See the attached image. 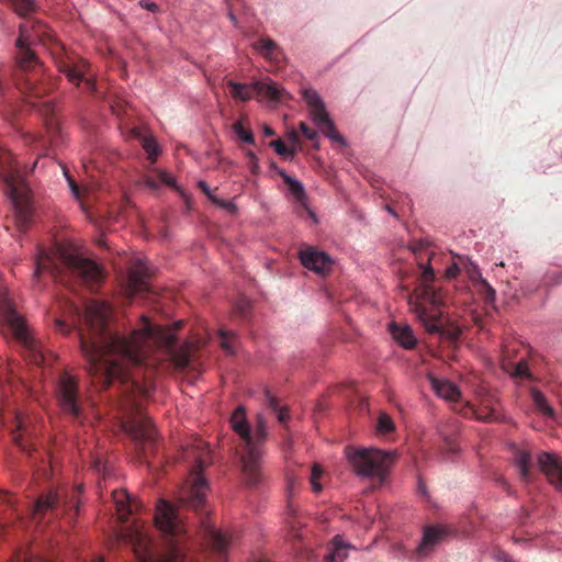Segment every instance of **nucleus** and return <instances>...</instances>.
I'll list each match as a JSON object with an SVG mask.
<instances>
[{
	"mask_svg": "<svg viewBox=\"0 0 562 562\" xmlns=\"http://www.w3.org/2000/svg\"><path fill=\"white\" fill-rule=\"evenodd\" d=\"M409 248L415 256L418 267L422 269L420 284L415 289L411 300L415 297V311L425 323L427 330L439 333L442 326L440 321L442 312L440 307L443 301L441 292L431 285L435 281V271L430 262L435 257V251L426 240H414Z\"/></svg>",
	"mask_w": 562,
	"mask_h": 562,
	"instance_id": "39448f33",
	"label": "nucleus"
},
{
	"mask_svg": "<svg viewBox=\"0 0 562 562\" xmlns=\"http://www.w3.org/2000/svg\"><path fill=\"white\" fill-rule=\"evenodd\" d=\"M231 95L238 101L246 102L252 98V93L260 99H266L271 102H279L284 100L288 95L286 91L281 89L276 82L271 80L257 81L252 85H245L227 80Z\"/></svg>",
	"mask_w": 562,
	"mask_h": 562,
	"instance_id": "ddd939ff",
	"label": "nucleus"
},
{
	"mask_svg": "<svg viewBox=\"0 0 562 562\" xmlns=\"http://www.w3.org/2000/svg\"><path fill=\"white\" fill-rule=\"evenodd\" d=\"M231 425L241 439V470L245 481L250 486L261 482L260 471L261 449L260 443L267 436V423L262 414L257 415L256 438L251 435L246 419L244 407H238L231 417Z\"/></svg>",
	"mask_w": 562,
	"mask_h": 562,
	"instance_id": "6e6552de",
	"label": "nucleus"
},
{
	"mask_svg": "<svg viewBox=\"0 0 562 562\" xmlns=\"http://www.w3.org/2000/svg\"><path fill=\"white\" fill-rule=\"evenodd\" d=\"M13 562H47L41 558L33 555L29 551L19 552Z\"/></svg>",
	"mask_w": 562,
	"mask_h": 562,
	"instance_id": "79ce46f5",
	"label": "nucleus"
},
{
	"mask_svg": "<svg viewBox=\"0 0 562 562\" xmlns=\"http://www.w3.org/2000/svg\"><path fill=\"white\" fill-rule=\"evenodd\" d=\"M497 482L499 483V485H501L504 490H506L508 493H510V491H509V484H508V482H507L503 476H499V477L497 479Z\"/></svg>",
	"mask_w": 562,
	"mask_h": 562,
	"instance_id": "6e6d98bb",
	"label": "nucleus"
},
{
	"mask_svg": "<svg viewBox=\"0 0 562 562\" xmlns=\"http://www.w3.org/2000/svg\"><path fill=\"white\" fill-rule=\"evenodd\" d=\"M139 4L150 12H156L158 10V5L155 2L140 1Z\"/></svg>",
	"mask_w": 562,
	"mask_h": 562,
	"instance_id": "864d4df0",
	"label": "nucleus"
},
{
	"mask_svg": "<svg viewBox=\"0 0 562 562\" xmlns=\"http://www.w3.org/2000/svg\"><path fill=\"white\" fill-rule=\"evenodd\" d=\"M300 260L305 268L317 273H326L331 266L329 256L314 248L301 250Z\"/></svg>",
	"mask_w": 562,
	"mask_h": 562,
	"instance_id": "aec40b11",
	"label": "nucleus"
},
{
	"mask_svg": "<svg viewBox=\"0 0 562 562\" xmlns=\"http://www.w3.org/2000/svg\"><path fill=\"white\" fill-rule=\"evenodd\" d=\"M233 132L244 143L255 145V137L251 130L246 128L241 121H237L232 125Z\"/></svg>",
	"mask_w": 562,
	"mask_h": 562,
	"instance_id": "473e14b6",
	"label": "nucleus"
},
{
	"mask_svg": "<svg viewBox=\"0 0 562 562\" xmlns=\"http://www.w3.org/2000/svg\"><path fill=\"white\" fill-rule=\"evenodd\" d=\"M2 529H3V525L0 522V530H2Z\"/></svg>",
	"mask_w": 562,
	"mask_h": 562,
	"instance_id": "338daca9",
	"label": "nucleus"
},
{
	"mask_svg": "<svg viewBox=\"0 0 562 562\" xmlns=\"http://www.w3.org/2000/svg\"><path fill=\"white\" fill-rule=\"evenodd\" d=\"M346 457L357 475L384 481L396 459V453L375 448L348 447Z\"/></svg>",
	"mask_w": 562,
	"mask_h": 562,
	"instance_id": "9d476101",
	"label": "nucleus"
},
{
	"mask_svg": "<svg viewBox=\"0 0 562 562\" xmlns=\"http://www.w3.org/2000/svg\"><path fill=\"white\" fill-rule=\"evenodd\" d=\"M262 131H263L265 136H267V137L273 136L276 134L273 128L270 127L269 125H263Z\"/></svg>",
	"mask_w": 562,
	"mask_h": 562,
	"instance_id": "4d7b16f0",
	"label": "nucleus"
},
{
	"mask_svg": "<svg viewBox=\"0 0 562 562\" xmlns=\"http://www.w3.org/2000/svg\"><path fill=\"white\" fill-rule=\"evenodd\" d=\"M12 439L22 450L30 451L31 445L24 438L23 424L20 419L18 420L16 429L12 431Z\"/></svg>",
	"mask_w": 562,
	"mask_h": 562,
	"instance_id": "e433bc0d",
	"label": "nucleus"
},
{
	"mask_svg": "<svg viewBox=\"0 0 562 562\" xmlns=\"http://www.w3.org/2000/svg\"><path fill=\"white\" fill-rule=\"evenodd\" d=\"M248 166H249V170L251 173L256 175L259 172L258 158L254 159V160H249Z\"/></svg>",
	"mask_w": 562,
	"mask_h": 562,
	"instance_id": "5fc2aeb1",
	"label": "nucleus"
},
{
	"mask_svg": "<svg viewBox=\"0 0 562 562\" xmlns=\"http://www.w3.org/2000/svg\"><path fill=\"white\" fill-rule=\"evenodd\" d=\"M513 458L516 467L519 470L521 481L525 483H531L533 481L535 473L532 471L530 452L526 449L514 446Z\"/></svg>",
	"mask_w": 562,
	"mask_h": 562,
	"instance_id": "4be33fe9",
	"label": "nucleus"
},
{
	"mask_svg": "<svg viewBox=\"0 0 562 562\" xmlns=\"http://www.w3.org/2000/svg\"><path fill=\"white\" fill-rule=\"evenodd\" d=\"M48 271L59 282L68 283L74 278L89 286H93L104 278L101 267L87 258L61 249L47 252L41 249L35 260V276Z\"/></svg>",
	"mask_w": 562,
	"mask_h": 562,
	"instance_id": "423d86ee",
	"label": "nucleus"
},
{
	"mask_svg": "<svg viewBox=\"0 0 562 562\" xmlns=\"http://www.w3.org/2000/svg\"><path fill=\"white\" fill-rule=\"evenodd\" d=\"M112 499L121 522L127 521L128 517L138 513L142 507V503L132 498L125 490H114Z\"/></svg>",
	"mask_w": 562,
	"mask_h": 562,
	"instance_id": "6ab92c4d",
	"label": "nucleus"
},
{
	"mask_svg": "<svg viewBox=\"0 0 562 562\" xmlns=\"http://www.w3.org/2000/svg\"><path fill=\"white\" fill-rule=\"evenodd\" d=\"M477 419L483 422H493L498 419V415L494 408H484L476 414Z\"/></svg>",
	"mask_w": 562,
	"mask_h": 562,
	"instance_id": "a19ab883",
	"label": "nucleus"
},
{
	"mask_svg": "<svg viewBox=\"0 0 562 562\" xmlns=\"http://www.w3.org/2000/svg\"><path fill=\"white\" fill-rule=\"evenodd\" d=\"M41 113L46 117V124L49 130H57V123L55 122L53 115L55 111V105L52 102H43L40 105Z\"/></svg>",
	"mask_w": 562,
	"mask_h": 562,
	"instance_id": "f704fd0d",
	"label": "nucleus"
},
{
	"mask_svg": "<svg viewBox=\"0 0 562 562\" xmlns=\"http://www.w3.org/2000/svg\"><path fill=\"white\" fill-rule=\"evenodd\" d=\"M27 140L33 144L36 142H42V137L41 136H29Z\"/></svg>",
	"mask_w": 562,
	"mask_h": 562,
	"instance_id": "bf43d9fd",
	"label": "nucleus"
},
{
	"mask_svg": "<svg viewBox=\"0 0 562 562\" xmlns=\"http://www.w3.org/2000/svg\"><path fill=\"white\" fill-rule=\"evenodd\" d=\"M255 47L269 59H277L280 53L278 44L271 38H260Z\"/></svg>",
	"mask_w": 562,
	"mask_h": 562,
	"instance_id": "c85d7f7f",
	"label": "nucleus"
},
{
	"mask_svg": "<svg viewBox=\"0 0 562 562\" xmlns=\"http://www.w3.org/2000/svg\"><path fill=\"white\" fill-rule=\"evenodd\" d=\"M4 321L12 330L14 337L22 344L23 347L34 351L36 348L35 340L32 337L24 319L18 314V312L9 304L4 305Z\"/></svg>",
	"mask_w": 562,
	"mask_h": 562,
	"instance_id": "2eb2a0df",
	"label": "nucleus"
},
{
	"mask_svg": "<svg viewBox=\"0 0 562 562\" xmlns=\"http://www.w3.org/2000/svg\"><path fill=\"white\" fill-rule=\"evenodd\" d=\"M94 467H95L97 471H100V467H101L100 462H95Z\"/></svg>",
	"mask_w": 562,
	"mask_h": 562,
	"instance_id": "0e129e2a",
	"label": "nucleus"
},
{
	"mask_svg": "<svg viewBox=\"0 0 562 562\" xmlns=\"http://www.w3.org/2000/svg\"><path fill=\"white\" fill-rule=\"evenodd\" d=\"M56 396L60 411L72 420L82 423L83 413L79 396L78 381L67 371L61 372L59 375Z\"/></svg>",
	"mask_w": 562,
	"mask_h": 562,
	"instance_id": "f8f14e48",
	"label": "nucleus"
},
{
	"mask_svg": "<svg viewBox=\"0 0 562 562\" xmlns=\"http://www.w3.org/2000/svg\"><path fill=\"white\" fill-rule=\"evenodd\" d=\"M0 176L11 200L13 221L19 231H26L33 221L31 191L26 182V168L13 160L10 151L0 146Z\"/></svg>",
	"mask_w": 562,
	"mask_h": 562,
	"instance_id": "0eeeda50",
	"label": "nucleus"
},
{
	"mask_svg": "<svg viewBox=\"0 0 562 562\" xmlns=\"http://www.w3.org/2000/svg\"><path fill=\"white\" fill-rule=\"evenodd\" d=\"M270 146L274 148V150L283 157H292L295 154V150L286 147L281 139H276L270 143Z\"/></svg>",
	"mask_w": 562,
	"mask_h": 562,
	"instance_id": "58836bf2",
	"label": "nucleus"
},
{
	"mask_svg": "<svg viewBox=\"0 0 562 562\" xmlns=\"http://www.w3.org/2000/svg\"><path fill=\"white\" fill-rule=\"evenodd\" d=\"M206 539L212 552L218 558L220 562H225L231 544V537L213 527H207Z\"/></svg>",
	"mask_w": 562,
	"mask_h": 562,
	"instance_id": "412c9836",
	"label": "nucleus"
},
{
	"mask_svg": "<svg viewBox=\"0 0 562 562\" xmlns=\"http://www.w3.org/2000/svg\"><path fill=\"white\" fill-rule=\"evenodd\" d=\"M322 474V468L318 464H314L311 473V485L314 493H319L323 490V486L318 482Z\"/></svg>",
	"mask_w": 562,
	"mask_h": 562,
	"instance_id": "4c0bfd02",
	"label": "nucleus"
},
{
	"mask_svg": "<svg viewBox=\"0 0 562 562\" xmlns=\"http://www.w3.org/2000/svg\"><path fill=\"white\" fill-rule=\"evenodd\" d=\"M80 488H65L60 487L52 490L48 493L41 495L34 503L32 515L33 519H42L45 514L50 513L55 518L69 514L70 512H78L79 508V494Z\"/></svg>",
	"mask_w": 562,
	"mask_h": 562,
	"instance_id": "9b49d317",
	"label": "nucleus"
},
{
	"mask_svg": "<svg viewBox=\"0 0 562 562\" xmlns=\"http://www.w3.org/2000/svg\"><path fill=\"white\" fill-rule=\"evenodd\" d=\"M302 97L308 105L312 120L321 128L322 133L331 140L345 144L344 138L337 132L318 93L313 89H304L302 90Z\"/></svg>",
	"mask_w": 562,
	"mask_h": 562,
	"instance_id": "4468645a",
	"label": "nucleus"
},
{
	"mask_svg": "<svg viewBox=\"0 0 562 562\" xmlns=\"http://www.w3.org/2000/svg\"><path fill=\"white\" fill-rule=\"evenodd\" d=\"M280 177L283 179L284 183L288 186V189L292 196L302 205L306 203V193L304 187L300 181L289 176L285 171H279Z\"/></svg>",
	"mask_w": 562,
	"mask_h": 562,
	"instance_id": "bb28decb",
	"label": "nucleus"
},
{
	"mask_svg": "<svg viewBox=\"0 0 562 562\" xmlns=\"http://www.w3.org/2000/svg\"><path fill=\"white\" fill-rule=\"evenodd\" d=\"M0 498L3 503L12 505V497L9 494L4 493V494L0 495Z\"/></svg>",
	"mask_w": 562,
	"mask_h": 562,
	"instance_id": "13d9d810",
	"label": "nucleus"
},
{
	"mask_svg": "<svg viewBox=\"0 0 562 562\" xmlns=\"http://www.w3.org/2000/svg\"><path fill=\"white\" fill-rule=\"evenodd\" d=\"M482 283L486 286L488 293H491L492 295L495 294V291L493 290V288H491V285L485 280H482Z\"/></svg>",
	"mask_w": 562,
	"mask_h": 562,
	"instance_id": "052dcab7",
	"label": "nucleus"
},
{
	"mask_svg": "<svg viewBox=\"0 0 562 562\" xmlns=\"http://www.w3.org/2000/svg\"><path fill=\"white\" fill-rule=\"evenodd\" d=\"M296 484H297L296 479L294 476L288 477L286 491H288L289 497H291L294 494Z\"/></svg>",
	"mask_w": 562,
	"mask_h": 562,
	"instance_id": "09e8293b",
	"label": "nucleus"
},
{
	"mask_svg": "<svg viewBox=\"0 0 562 562\" xmlns=\"http://www.w3.org/2000/svg\"><path fill=\"white\" fill-rule=\"evenodd\" d=\"M390 334L392 338L404 349H412L417 342V338L412 327L404 323H391Z\"/></svg>",
	"mask_w": 562,
	"mask_h": 562,
	"instance_id": "5701e85b",
	"label": "nucleus"
},
{
	"mask_svg": "<svg viewBox=\"0 0 562 562\" xmlns=\"http://www.w3.org/2000/svg\"><path fill=\"white\" fill-rule=\"evenodd\" d=\"M88 371L98 376L104 387L119 381L123 386L130 416L123 423L124 430L132 437L140 458L147 461L157 442V432L151 419L142 412L140 398L149 396L154 386L149 381L142 383L139 373L145 353H87Z\"/></svg>",
	"mask_w": 562,
	"mask_h": 562,
	"instance_id": "f03ea898",
	"label": "nucleus"
},
{
	"mask_svg": "<svg viewBox=\"0 0 562 562\" xmlns=\"http://www.w3.org/2000/svg\"><path fill=\"white\" fill-rule=\"evenodd\" d=\"M65 176L67 177V180L69 182V187L71 188V191L76 196L79 195V188L76 184L75 180L68 175V171L65 170Z\"/></svg>",
	"mask_w": 562,
	"mask_h": 562,
	"instance_id": "603ef678",
	"label": "nucleus"
},
{
	"mask_svg": "<svg viewBox=\"0 0 562 562\" xmlns=\"http://www.w3.org/2000/svg\"><path fill=\"white\" fill-rule=\"evenodd\" d=\"M35 38L43 41L44 45L47 46L58 71L64 74L70 83L79 86L83 81L90 93L95 92V80L87 76L90 71V64L75 52L68 50L53 35H46L42 25L25 21L20 25V36L16 41V61L20 69L23 72H32V77L27 75L25 79H18V87L23 93L42 98L48 91L43 85H36L37 72L42 65L30 48Z\"/></svg>",
	"mask_w": 562,
	"mask_h": 562,
	"instance_id": "7ed1b4c3",
	"label": "nucleus"
},
{
	"mask_svg": "<svg viewBox=\"0 0 562 562\" xmlns=\"http://www.w3.org/2000/svg\"><path fill=\"white\" fill-rule=\"evenodd\" d=\"M154 521L162 540L158 551H154L153 540L145 526L136 519L120 529L119 541L133 548L138 562H190L186 546L187 529L172 504L159 499Z\"/></svg>",
	"mask_w": 562,
	"mask_h": 562,
	"instance_id": "20e7f679",
	"label": "nucleus"
},
{
	"mask_svg": "<svg viewBox=\"0 0 562 562\" xmlns=\"http://www.w3.org/2000/svg\"><path fill=\"white\" fill-rule=\"evenodd\" d=\"M449 535L445 526H426L423 539L414 551L418 558L427 557Z\"/></svg>",
	"mask_w": 562,
	"mask_h": 562,
	"instance_id": "a211bd4d",
	"label": "nucleus"
},
{
	"mask_svg": "<svg viewBox=\"0 0 562 562\" xmlns=\"http://www.w3.org/2000/svg\"><path fill=\"white\" fill-rule=\"evenodd\" d=\"M460 273V268L457 263H452L446 270V277L449 279L456 278Z\"/></svg>",
	"mask_w": 562,
	"mask_h": 562,
	"instance_id": "de8ad7c7",
	"label": "nucleus"
},
{
	"mask_svg": "<svg viewBox=\"0 0 562 562\" xmlns=\"http://www.w3.org/2000/svg\"><path fill=\"white\" fill-rule=\"evenodd\" d=\"M540 471L547 476L548 481L557 488L562 491V459L541 452L538 458Z\"/></svg>",
	"mask_w": 562,
	"mask_h": 562,
	"instance_id": "f3484780",
	"label": "nucleus"
},
{
	"mask_svg": "<svg viewBox=\"0 0 562 562\" xmlns=\"http://www.w3.org/2000/svg\"><path fill=\"white\" fill-rule=\"evenodd\" d=\"M34 356V361L38 362V359H44V353H32Z\"/></svg>",
	"mask_w": 562,
	"mask_h": 562,
	"instance_id": "e2e57ef3",
	"label": "nucleus"
},
{
	"mask_svg": "<svg viewBox=\"0 0 562 562\" xmlns=\"http://www.w3.org/2000/svg\"><path fill=\"white\" fill-rule=\"evenodd\" d=\"M237 308L239 311V313L243 315V316H246L247 313H248V310H249V302L245 299H243L238 305H237Z\"/></svg>",
	"mask_w": 562,
	"mask_h": 562,
	"instance_id": "8fccbe9b",
	"label": "nucleus"
},
{
	"mask_svg": "<svg viewBox=\"0 0 562 562\" xmlns=\"http://www.w3.org/2000/svg\"><path fill=\"white\" fill-rule=\"evenodd\" d=\"M217 340L220 346L226 351H231L237 347V337L231 330H220Z\"/></svg>",
	"mask_w": 562,
	"mask_h": 562,
	"instance_id": "2f4dec72",
	"label": "nucleus"
},
{
	"mask_svg": "<svg viewBox=\"0 0 562 562\" xmlns=\"http://www.w3.org/2000/svg\"><path fill=\"white\" fill-rule=\"evenodd\" d=\"M199 188L202 190V192L209 198V200L211 201V196H214V194L212 193L210 187L207 186V183L205 181H199L198 183Z\"/></svg>",
	"mask_w": 562,
	"mask_h": 562,
	"instance_id": "3c124183",
	"label": "nucleus"
},
{
	"mask_svg": "<svg viewBox=\"0 0 562 562\" xmlns=\"http://www.w3.org/2000/svg\"><path fill=\"white\" fill-rule=\"evenodd\" d=\"M265 400L268 408L277 414V418L280 423H285L289 419L288 408L280 407L278 398L272 395L269 390H265Z\"/></svg>",
	"mask_w": 562,
	"mask_h": 562,
	"instance_id": "cd10ccee",
	"label": "nucleus"
},
{
	"mask_svg": "<svg viewBox=\"0 0 562 562\" xmlns=\"http://www.w3.org/2000/svg\"><path fill=\"white\" fill-rule=\"evenodd\" d=\"M387 211L395 215V213L392 211V209L387 205Z\"/></svg>",
	"mask_w": 562,
	"mask_h": 562,
	"instance_id": "69168bd1",
	"label": "nucleus"
},
{
	"mask_svg": "<svg viewBox=\"0 0 562 562\" xmlns=\"http://www.w3.org/2000/svg\"><path fill=\"white\" fill-rule=\"evenodd\" d=\"M150 276L149 269L143 261H137L131 269L127 279V293L131 297L150 292L147 282Z\"/></svg>",
	"mask_w": 562,
	"mask_h": 562,
	"instance_id": "dca6fc26",
	"label": "nucleus"
},
{
	"mask_svg": "<svg viewBox=\"0 0 562 562\" xmlns=\"http://www.w3.org/2000/svg\"><path fill=\"white\" fill-rule=\"evenodd\" d=\"M145 183L148 188L154 189V190L157 189L160 183H164V184H167L170 187L175 186L173 179L165 171L158 172V180H156L151 177H146Z\"/></svg>",
	"mask_w": 562,
	"mask_h": 562,
	"instance_id": "72a5a7b5",
	"label": "nucleus"
},
{
	"mask_svg": "<svg viewBox=\"0 0 562 562\" xmlns=\"http://www.w3.org/2000/svg\"><path fill=\"white\" fill-rule=\"evenodd\" d=\"M514 375L519 378H528L530 375L528 364L524 361L518 362L515 367Z\"/></svg>",
	"mask_w": 562,
	"mask_h": 562,
	"instance_id": "a18cd8bd",
	"label": "nucleus"
},
{
	"mask_svg": "<svg viewBox=\"0 0 562 562\" xmlns=\"http://www.w3.org/2000/svg\"><path fill=\"white\" fill-rule=\"evenodd\" d=\"M211 201L212 203H214L215 205L222 207V209H225L227 210L228 212L231 213H235L237 207L236 205L231 202V201H225V200H222V199H218L217 196H211Z\"/></svg>",
	"mask_w": 562,
	"mask_h": 562,
	"instance_id": "37998d69",
	"label": "nucleus"
},
{
	"mask_svg": "<svg viewBox=\"0 0 562 562\" xmlns=\"http://www.w3.org/2000/svg\"><path fill=\"white\" fill-rule=\"evenodd\" d=\"M246 156L248 157L249 160L257 159V157L252 150H247Z\"/></svg>",
	"mask_w": 562,
	"mask_h": 562,
	"instance_id": "680f3d73",
	"label": "nucleus"
},
{
	"mask_svg": "<svg viewBox=\"0 0 562 562\" xmlns=\"http://www.w3.org/2000/svg\"><path fill=\"white\" fill-rule=\"evenodd\" d=\"M14 10L23 16L32 13L34 11V1L33 0H10Z\"/></svg>",
	"mask_w": 562,
	"mask_h": 562,
	"instance_id": "c9c22d12",
	"label": "nucleus"
},
{
	"mask_svg": "<svg viewBox=\"0 0 562 562\" xmlns=\"http://www.w3.org/2000/svg\"><path fill=\"white\" fill-rule=\"evenodd\" d=\"M350 544L345 542L340 536H336L327 544V552L323 562H344L348 557Z\"/></svg>",
	"mask_w": 562,
	"mask_h": 562,
	"instance_id": "393cba45",
	"label": "nucleus"
},
{
	"mask_svg": "<svg viewBox=\"0 0 562 562\" xmlns=\"http://www.w3.org/2000/svg\"><path fill=\"white\" fill-rule=\"evenodd\" d=\"M131 135L142 143L144 150L148 155V159L154 164L160 154L156 139L151 136L145 135L139 127H133L131 130Z\"/></svg>",
	"mask_w": 562,
	"mask_h": 562,
	"instance_id": "a878e982",
	"label": "nucleus"
},
{
	"mask_svg": "<svg viewBox=\"0 0 562 562\" xmlns=\"http://www.w3.org/2000/svg\"><path fill=\"white\" fill-rule=\"evenodd\" d=\"M183 458L188 462H193V465L190 470L189 480L181 490L179 502L198 513L205 505L207 482L203 476V470L211 463V450L202 439H194L184 449Z\"/></svg>",
	"mask_w": 562,
	"mask_h": 562,
	"instance_id": "1a4fd4ad",
	"label": "nucleus"
},
{
	"mask_svg": "<svg viewBox=\"0 0 562 562\" xmlns=\"http://www.w3.org/2000/svg\"><path fill=\"white\" fill-rule=\"evenodd\" d=\"M175 356V361L177 363V366L179 367H187L189 361H190V356L192 353H186V352H182V353H172Z\"/></svg>",
	"mask_w": 562,
	"mask_h": 562,
	"instance_id": "49530a36",
	"label": "nucleus"
},
{
	"mask_svg": "<svg viewBox=\"0 0 562 562\" xmlns=\"http://www.w3.org/2000/svg\"><path fill=\"white\" fill-rule=\"evenodd\" d=\"M299 127L305 138L310 140H316L318 138V133L311 128L306 123L301 122Z\"/></svg>",
	"mask_w": 562,
	"mask_h": 562,
	"instance_id": "c03bdc74",
	"label": "nucleus"
},
{
	"mask_svg": "<svg viewBox=\"0 0 562 562\" xmlns=\"http://www.w3.org/2000/svg\"><path fill=\"white\" fill-rule=\"evenodd\" d=\"M112 307L103 301H90L81 311L74 303L68 304L65 318H55V327L63 334L76 329L81 340V351H142V348H166L177 351L176 330L183 322L176 323L175 328L153 325L149 318L142 316V325L128 336L109 329Z\"/></svg>",
	"mask_w": 562,
	"mask_h": 562,
	"instance_id": "f257e3e1",
	"label": "nucleus"
},
{
	"mask_svg": "<svg viewBox=\"0 0 562 562\" xmlns=\"http://www.w3.org/2000/svg\"><path fill=\"white\" fill-rule=\"evenodd\" d=\"M442 441H443V446H442V450L447 453V454H454L459 451V447L457 445V441L453 437L451 436H443L442 437Z\"/></svg>",
	"mask_w": 562,
	"mask_h": 562,
	"instance_id": "ea45409f",
	"label": "nucleus"
},
{
	"mask_svg": "<svg viewBox=\"0 0 562 562\" xmlns=\"http://www.w3.org/2000/svg\"><path fill=\"white\" fill-rule=\"evenodd\" d=\"M531 398H532L535 406L537 407V409L540 413H542L544 416L553 417V415H554L553 408L548 404L544 395L540 391L532 389L531 390Z\"/></svg>",
	"mask_w": 562,
	"mask_h": 562,
	"instance_id": "c756f323",
	"label": "nucleus"
},
{
	"mask_svg": "<svg viewBox=\"0 0 562 562\" xmlns=\"http://www.w3.org/2000/svg\"><path fill=\"white\" fill-rule=\"evenodd\" d=\"M429 380L432 390L439 397L448 402H457L461 397V392L454 383L438 379L434 375H430Z\"/></svg>",
	"mask_w": 562,
	"mask_h": 562,
	"instance_id": "b1692460",
	"label": "nucleus"
},
{
	"mask_svg": "<svg viewBox=\"0 0 562 562\" xmlns=\"http://www.w3.org/2000/svg\"><path fill=\"white\" fill-rule=\"evenodd\" d=\"M375 429L379 435L385 436L394 431L395 425L392 418L386 413H380Z\"/></svg>",
	"mask_w": 562,
	"mask_h": 562,
	"instance_id": "7c9ffc66",
	"label": "nucleus"
}]
</instances>
